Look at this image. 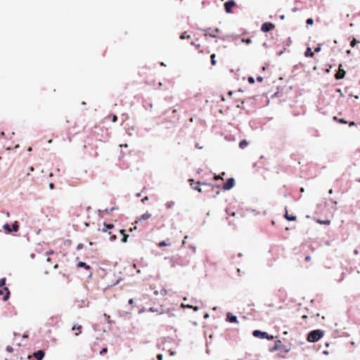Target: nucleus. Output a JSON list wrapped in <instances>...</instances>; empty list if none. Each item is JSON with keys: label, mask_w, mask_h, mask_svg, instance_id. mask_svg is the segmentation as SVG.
<instances>
[{"label": "nucleus", "mask_w": 360, "mask_h": 360, "mask_svg": "<svg viewBox=\"0 0 360 360\" xmlns=\"http://www.w3.org/2000/svg\"><path fill=\"white\" fill-rule=\"evenodd\" d=\"M323 335V332L321 330H314L310 331L307 335V341L315 342L319 340Z\"/></svg>", "instance_id": "nucleus-1"}, {"label": "nucleus", "mask_w": 360, "mask_h": 360, "mask_svg": "<svg viewBox=\"0 0 360 360\" xmlns=\"http://www.w3.org/2000/svg\"><path fill=\"white\" fill-rule=\"evenodd\" d=\"M160 65L162 66H165V63L163 62L160 63Z\"/></svg>", "instance_id": "nucleus-63"}, {"label": "nucleus", "mask_w": 360, "mask_h": 360, "mask_svg": "<svg viewBox=\"0 0 360 360\" xmlns=\"http://www.w3.org/2000/svg\"><path fill=\"white\" fill-rule=\"evenodd\" d=\"M107 351H108V349H107V348H103V349H101V351L100 352V354L102 355V354H103L106 353V352H107Z\"/></svg>", "instance_id": "nucleus-34"}, {"label": "nucleus", "mask_w": 360, "mask_h": 360, "mask_svg": "<svg viewBox=\"0 0 360 360\" xmlns=\"http://www.w3.org/2000/svg\"><path fill=\"white\" fill-rule=\"evenodd\" d=\"M174 202H172V201L167 202L166 203V207H167V208H172V207L174 206Z\"/></svg>", "instance_id": "nucleus-23"}, {"label": "nucleus", "mask_w": 360, "mask_h": 360, "mask_svg": "<svg viewBox=\"0 0 360 360\" xmlns=\"http://www.w3.org/2000/svg\"><path fill=\"white\" fill-rule=\"evenodd\" d=\"M304 56L306 57H311V58H312L314 56V53L311 51V49L310 47H307V50H306V51L304 53Z\"/></svg>", "instance_id": "nucleus-12"}, {"label": "nucleus", "mask_w": 360, "mask_h": 360, "mask_svg": "<svg viewBox=\"0 0 360 360\" xmlns=\"http://www.w3.org/2000/svg\"><path fill=\"white\" fill-rule=\"evenodd\" d=\"M82 248H83V245H82V244H79V245H77V250H80V249H82Z\"/></svg>", "instance_id": "nucleus-42"}, {"label": "nucleus", "mask_w": 360, "mask_h": 360, "mask_svg": "<svg viewBox=\"0 0 360 360\" xmlns=\"http://www.w3.org/2000/svg\"><path fill=\"white\" fill-rule=\"evenodd\" d=\"M45 353L43 350H38L33 353L32 356L36 359V360H42L44 357Z\"/></svg>", "instance_id": "nucleus-8"}, {"label": "nucleus", "mask_w": 360, "mask_h": 360, "mask_svg": "<svg viewBox=\"0 0 360 360\" xmlns=\"http://www.w3.org/2000/svg\"><path fill=\"white\" fill-rule=\"evenodd\" d=\"M169 244L166 243L165 241H162V242H160L159 243V247H163V246H167Z\"/></svg>", "instance_id": "nucleus-31"}, {"label": "nucleus", "mask_w": 360, "mask_h": 360, "mask_svg": "<svg viewBox=\"0 0 360 360\" xmlns=\"http://www.w3.org/2000/svg\"><path fill=\"white\" fill-rule=\"evenodd\" d=\"M238 257H243V254H242V253H240H240H238Z\"/></svg>", "instance_id": "nucleus-53"}, {"label": "nucleus", "mask_w": 360, "mask_h": 360, "mask_svg": "<svg viewBox=\"0 0 360 360\" xmlns=\"http://www.w3.org/2000/svg\"><path fill=\"white\" fill-rule=\"evenodd\" d=\"M354 125H355L354 122H351L349 123V126H350V127H351V126H354Z\"/></svg>", "instance_id": "nucleus-50"}, {"label": "nucleus", "mask_w": 360, "mask_h": 360, "mask_svg": "<svg viewBox=\"0 0 360 360\" xmlns=\"http://www.w3.org/2000/svg\"><path fill=\"white\" fill-rule=\"evenodd\" d=\"M34 167H30L29 168L30 172H33V171H34Z\"/></svg>", "instance_id": "nucleus-48"}, {"label": "nucleus", "mask_w": 360, "mask_h": 360, "mask_svg": "<svg viewBox=\"0 0 360 360\" xmlns=\"http://www.w3.org/2000/svg\"><path fill=\"white\" fill-rule=\"evenodd\" d=\"M248 142L245 139L240 141V142L239 143V147L241 149L245 148V147L248 146Z\"/></svg>", "instance_id": "nucleus-15"}, {"label": "nucleus", "mask_w": 360, "mask_h": 360, "mask_svg": "<svg viewBox=\"0 0 360 360\" xmlns=\"http://www.w3.org/2000/svg\"><path fill=\"white\" fill-rule=\"evenodd\" d=\"M283 51H284L283 50L281 51L278 53V56H281V54H283Z\"/></svg>", "instance_id": "nucleus-52"}, {"label": "nucleus", "mask_w": 360, "mask_h": 360, "mask_svg": "<svg viewBox=\"0 0 360 360\" xmlns=\"http://www.w3.org/2000/svg\"><path fill=\"white\" fill-rule=\"evenodd\" d=\"M129 304L132 305L134 304V300L133 299H130L129 300Z\"/></svg>", "instance_id": "nucleus-46"}, {"label": "nucleus", "mask_w": 360, "mask_h": 360, "mask_svg": "<svg viewBox=\"0 0 360 360\" xmlns=\"http://www.w3.org/2000/svg\"><path fill=\"white\" fill-rule=\"evenodd\" d=\"M58 268V264H55L54 265V269H57Z\"/></svg>", "instance_id": "nucleus-64"}, {"label": "nucleus", "mask_w": 360, "mask_h": 360, "mask_svg": "<svg viewBox=\"0 0 360 360\" xmlns=\"http://www.w3.org/2000/svg\"><path fill=\"white\" fill-rule=\"evenodd\" d=\"M6 283V278L0 279V288H4Z\"/></svg>", "instance_id": "nucleus-25"}, {"label": "nucleus", "mask_w": 360, "mask_h": 360, "mask_svg": "<svg viewBox=\"0 0 360 360\" xmlns=\"http://www.w3.org/2000/svg\"><path fill=\"white\" fill-rule=\"evenodd\" d=\"M188 181L190 182L191 186H192V184H193V182H194V180H193V179H190L188 180Z\"/></svg>", "instance_id": "nucleus-47"}, {"label": "nucleus", "mask_w": 360, "mask_h": 360, "mask_svg": "<svg viewBox=\"0 0 360 360\" xmlns=\"http://www.w3.org/2000/svg\"><path fill=\"white\" fill-rule=\"evenodd\" d=\"M235 185V179L233 178H229L226 182L223 185L224 190H230Z\"/></svg>", "instance_id": "nucleus-5"}, {"label": "nucleus", "mask_w": 360, "mask_h": 360, "mask_svg": "<svg viewBox=\"0 0 360 360\" xmlns=\"http://www.w3.org/2000/svg\"><path fill=\"white\" fill-rule=\"evenodd\" d=\"M116 239V236L115 235H112L110 238V240H115Z\"/></svg>", "instance_id": "nucleus-41"}, {"label": "nucleus", "mask_w": 360, "mask_h": 360, "mask_svg": "<svg viewBox=\"0 0 360 360\" xmlns=\"http://www.w3.org/2000/svg\"><path fill=\"white\" fill-rule=\"evenodd\" d=\"M104 316L105 317V319H106L107 321H108V323H110V316H108V315H107V314H104Z\"/></svg>", "instance_id": "nucleus-36"}, {"label": "nucleus", "mask_w": 360, "mask_h": 360, "mask_svg": "<svg viewBox=\"0 0 360 360\" xmlns=\"http://www.w3.org/2000/svg\"><path fill=\"white\" fill-rule=\"evenodd\" d=\"M215 32H219V28H216V29H215Z\"/></svg>", "instance_id": "nucleus-60"}, {"label": "nucleus", "mask_w": 360, "mask_h": 360, "mask_svg": "<svg viewBox=\"0 0 360 360\" xmlns=\"http://www.w3.org/2000/svg\"><path fill=\"white\" fill-rule=\"evenodd\" d=\"M360 43V41L355 38H354L352 41L350 42V46L352 47H354L357 44Z\"/></svg>", "instance_id": "nucleus-17"}, {"label": "nucleus", "mask_w": 360, "mask_h": 360, "mask_svg": "<svg viewBox=\"0 0 360 360\" xmlns=\"http://www.w3.org/2000/svg\"><path fill=\"white\" fill-rule=\"evenodd\" d=\"M306 22L307 25H313L314 23V20L312 18H308L307 20H306Z\"/></svg>", "instance_id": "nucleus-27"}, {"label": "nucleus", "mask_w": 360, "mask_h": 360, "mask_svg": "<svg viewBox=\"0 0 360 360\" xmlns=\"http://www.w3.org/2000/svg\"><path fill=\"white\" fill-rule=\"evenodd\" d=\"M150 217V214H149V213H145V214H143L141 217L140 220H141V219L146 220V219H149Z\"/></svg>", "instance_id": "nucleus-18"}, {"label": "nucleus", "mask_w": 360, "mask_h": 360, "mask_svg": "<svg viewBox=\"0 0 360 360\" xmlns=\"http://www.w3.org/2000/svg\"><path fill=\"white\" fill-rule=\"evenodd\" d=\"M192 309H193V310L196 311L199 309V307L196 306H193Z\"/></svg>", "instance_id": "nucleus-44"}, {"label": "nucleus", "mask_w": 360, "mask_h": 360, "mask_svg": "<svg viewBox=\"0 0 360 360\" xmlns=\"http://www.w3.org/2000/svg\"><path fill=\"white\" fill-rule=\"evenodd\" d=\"M103 226L105 227L102 229L103 232L107 231L108 229H111L114 228V225L112 224H106L105 223H104Z\"/></svg>", "instance_id": "nucleus-16"}, {"label": "nucleus", "mask_w": 360, "mask_h": 360, "mask_svg": "<svg viewBox=\"0 0 360 360\" xmlns=\"http://www.w3.org/2000/svg\"><path fill=\"white\" fill-rule=\"evenodd\" d=\"M120 232L123 234V238L122 239V242L125 243L127 240L128 235L124 233V230H121Z\"/></svg>", "instance_id": "nucleus-20"}, {"label": "nucleus", "mask_w": 360, "mask_h": 360, "mask_svg": "<svg viewBox=\"0 0 360 360\" xmlns=\"http://www.w3.org/2000/svg\"><path fill=\"white\" fill-rule=\"evenodd\" d=\"M117 116L114 115L112 116V121L113 122H116V121H117Z\"/></svg>", "instance_id": "nucleus-40"}, {"label": "nucleus", "mask_w": 360, "mask_h": 360, "mask_svg": "<svg viewBox=\"0 0 360 360\" xmlns=\"http://www.w3.org/2000/svg\"><path fill=\"white\" fill-rule=\"evenodd\" d=\"M236 3L233 0H229L224 4V8L226 13H231L232 8L235 6Z\"/></svg>", "instance_id": "nucleus-6"}, {"label": "nucleus", "mask_w": 360, "mask_h": 360, "mask_svg": "<svg viewBox=\"0 0 360 360\" xmlns=\"http://www.w3.org/2000/svg\"><path fill=\"white\" fill-rule=\"evenodd\" d=\"M205 36L209 35V36H210V37H212V38H215V37H217V36H216L215 34H210V33H207V32H206V33L205 34Z\"/></svg>", "instance_id": "nucleus-35"}, {"label": "nucleus", "mask_w": 360, "mask_h": 360, "mask_svg": "<svg viewBox=\"0 0 360 360\" xmlns=\"http://www.w3.org/2000/svg\"><path fill=\"white\" fill-rule=\"evenodd\" d=\"M181 307H182L191 308V309H192V307H193V306H192V305H190V304L185 305L184 304H181Z\"/></svg>", "instance_id": "nucleus-37"}, {"label": "nucleus", "mask_w": 360, "mask_h": 360, "mask_svg": "<svg viewBox=\"0 0 360 360\" xmlns=\"http://www.w3.org/2000/svg\"><path fill=\"white\" fill-rule=\"evenodd\" d=\"M277 350H281L287 353L290 351V348H288L285 345H284L281 340H277L275 342L274 347L271 349L270 351L274 352Z\"/></svg>", "instance_id": "nucleus-3"}, {"label": "nucleus", "mask_w": 360, "mask_h": 360, "mask_svg": "<svg viewBox=\"0 0 360 360\" xmlns=\"http://www.w3.org/2000/svg\"><path fill=\"white\" fill-rule=\"evenodd\" d=\"M339 122H340V123H343V124L347 123V122H346L344 119H340Z\"/></svg>", "instance_id": "nucleus-45"}, {"label": "nucleus", "mask_w": 360, "mask_h": 360, "mask_svg": "<svg viewBox=\"0 0 360 360\" xmlns=\"http://www.w3.org/2000/svg\"><path fill=\"white\" fill-rule=\"evenodd\" d=\"M305 260H306V261H310V260H311V257H310V256H309V255L306 256V257H305Z\"/></svg>", "instance_id": "nucleus-43"}, {"label": "nucleus", "mask_w": 360, "mask_h": 360, "mask_svg": "<svg viewBox=\"0 0 360 360\" xmlns=\"http://www.w3.org/2000/svg\"><path fill=\"white\" fill-rule=\"evenodd\" d=\"M167 290H166L165 289H162V290H161V291H160V294H161V295H162V296H164V295H167Z\"/></svg>", "instance_id": "nucleus-33"}, {"label": "nucleus", "mask_w": 360, "mask_h": 360, "mask_svg": "<svg viewBox=\"0 0 360 360\" xmlns=\"http://www.w3.org/2000/svg\"><path fill=\"white\" fill-rule=\"evenodd\" d=\"M321 45L319 44L315 49H314V52L316 53H318V52H320L321 51Z\"/></svg>", "instance_id": "nucleus-29"}, {"label": "nucleus", "mask_w": 360, "mask_h": 360, "mask_svg": "<svg viewBox=\"0 0 360 360\" xmlns=\"http://www.w3.org/2000/svg\"><path fill=\"white\" fill-rule=\"evenodd\" d=\"M248 81L250 84H253L255 82V79L252 77H249Z\"/></svg>", "instance_id": "nucleus-28"}, {"label": "nucleus", "mask_w": 360, "mask_h": 360, "mask_svg": "<svg viewBox=\"0 0 360 360\" xmlns=\"http://www.w3.org/2000/svg\"><path fill=\"white\" fill-rule=\"evenodd\" d=\"M323 354H328V352L327 351H324V352H323Z\"/></svg>", "instance_id": "nucleus-62"}, {"label": "nucleus", "mask_w": 360, "mask_h": 360, "mask_svg": "<svg viewBox=\"0 0 360 360\" xmlns=\"http://www.w3.org/2000/svg\"><path fill=\"white\" fill-rule=\"evenodd\" d=\"M319 222L321 224H330V221L328 220H326V221H319Z\"/></svg>", "instance_id": "nucleus-32"}, {"label": "nucleus", "mask_w": 360, "mask_h": 360, "mask_svg": "<svg viewBox=\"0 0 360 360\" xmlns=\"http://www.w3.org/2000/svg\"><path fill=\"white\" fill-rule=\"evenodd\" d=\"M195 147H196V148H199V149H202V147H201V146H198V143H196V144H195Z\"/></svg>", "instance_id": "nucleus-49"}, {"label": "nucleus", "mask_w": 360, "mask_h": 360, "mask_svg": "<svg viewBox=\"0 0 360 360\" xmlns=\"http://www.w3.org/2000/svg\"><path fill=\"white\" fill-rule=\"evenodd\" d=\"M188 38H190V35H186V32L182 33L180 36L181 39H188Z\"/></svg>", "instance_id": "nucleus-24"}, {"label": "nucleus", "mask_w": 360, "mask_h": 360, "mask_svg": "<svg viewBox=\"0 0 360 360\" xmlns=\"http://www.w3.org/2000/svg\"><path fill=\"white\" fill-rule=\"evenodd\" d=\"M328 193H329L330 194H332V193H333V189H330V190H329V191H328Z\"/></svg>", "instance_id": "nucleus-58"}, {"label": "nucleus", "mask_w": 360, "mask_h": 360, "mask_svg": "<svg viewBox=\"0 0 360 360\" xmlns=\"http://www.w3.org/2000/svg\"><path fill=\"white\" fill-rule=\"evenodd\" d=\"M347 54H350V53H351V51H350V50H347Z\"/></svg>", "instance_id": "nucleus-61"}, {"label": "nucleus", "mask_w": 360, "mask_h": 360, "mask_svg": "<svg viewBox=\"0 0 360 360\" xmlns=\"http://www.w3.org/2000/svg\"><path fill=\"white\" fill-rule=\"evenodd\" d=\"M19 229V226L17 222H15L12 226V231H18Z\"/></svg>", "instance_id": "nucleus-19"}, {"label": "nucleus", "mask_w": 360, "mask_h": 360, "mask_svg": "<svg viewBox=\"0 0 360 360\" xmlns=\"http://www.w3.org/2000/svg\"><path fill=\"white\" fill-rule=\"evenodd\" d=\"M193 188L194 190H196V191H199V192L202 191L201 188L199 186L193 187Z\"/></svg>", "instance_id": "nucleus-39"}, {"label": "nucleus", "mask_w": 360, "mask_h": 360, "mask_svg": "<svg viewBox=\"0 0 360 360\" xmlns=\"http://www.w3.org/2000/svg\"><path fill=\"white\" fill-rule=\"evenodd\" d=\"M252 335L255 338H261V339H267V340H273L274 336L269 335L266 332H263L259 330H255L252 332Z\"/></svg>", "instance_id": "nucleus-2"}, {"label": "nucleus", "mask_w": 360, "mask_h": 360, "mask_svg": "<svg viewBox=\"0 0 360 360\" xmlns=\"http://www.w3.org/2000/svg\"><path fill=\"white\" fill-rule=\"evenodd\" d=\"M159 360H162V355L159 354Z\"/></svg>", "instance_id": "nucleus-51"}, {"label": "nucleus", "mask_w": 360, "mask_h": 360, "mask_svg": "<svg viewBox=\"0 0 360 360\" xmlns=\"http://www.w3.org/2000/svg\"><path fill=\"white\" fill-rule=\"evenodd\" d=\"M285 218L288 221H295L296 219V216L289 215L288 214L287 209L285 208Z\"/></svg>", "instance_id": "nucleus-13"}, {"label": "nucleus", "mask_w": 360, "mask_h": 360, "mask_svg": "<svg viewBox=\"0 0 360 360\" xmlns=\"http://www.w3.org/2000/svg\"><path fill=\"white\" fill-rule=\"evenodd\" d=\"M6 350L8 352V353H12L13 352V348L11 347V346H7L6 348Z\"/></svg>", "instance_id": "nucleus-26"}, {"label": "nucleus", "mask_w": 360, "mask_h": 360, "mask_svg": "<svg viewBox=\"0 0 360 360\" xmlns=\"http://www.w3.org/2000/svg\"><path fill=\"white\" fill-rule=\"evenodd\" d=\"M208 317H209V314H205L204 318H205V319H207V318H208Z\"/></svg>", "instance_id": "nucleus-54"}, {"label": "nucleus", "mask_w": 360, "mask_h": 360, "mask_svg": "<svg viewBox=\"0 0 360 360\" xmlns=\"http://www.w3.org/2000/svg\"><path fill=\"white\" fill-rule=\"evenodd\" d=\"M257 82H262L263 81V77H261V76H258V77H257Z\"/></svg>", "instance_id": "nucleus-38"}, {"label": "nucleus", "mask_w": 360, "mask_h": 360, "mask_svg": "<svg viewBox=\"0 0 360 360\" xmlns=\"http://www.w3.org/2000/svg\"><path fill=\"white\" fill-rule=\"evenodd\" d=\"M242 41L246 44H250L252 42V40L250 38L243 39Z\"/></svg>", "instance_id": "nucleus-30"}, {"label": "nucleus", "mask_w": 360, "mask_h": 360, "mask_svg": "<svg viewBox=\"0 0 360 360\" xmlns=\"http://www.w3.org/2000/svg\"><path fill=\"white\" fill-rule=\"evenodd\" d=\"M221 179L220 176H217L215 177V179H217V180H218V179Z\"/></svg>", "instance_id": "nucleus-56"}, {"label": "nucleus", "mask_w": 360, "mask_h": 360, "mask_svg": "<svg viewBox=\"0 0 360 360\" xmlns=\"http://www.w3.org/2000/svg\"><path fill=\"white\" fill-rule=\"evenodd\" d=\"M4 292L6 293L3 297V300L6 301L8 299L10 295V291L8 290L7 287H4L2 290H0V295H4Z\"/></svg>", "instance_id": "nucleus-10"}, {"label": "nucleus", "mask_w": 360, "mask_h": 360, "mask_svg": "<svg viewBox=\"0 0 360 360\" xmlns=\"http://www.w3.org/2000/svg\"><path fill=\"white\" fill-rule=\"evenodd\" d=\"M304 191V188H300V192L303 193Z\"/></svg>", "instance_id": "nucleus-57"}, {"label": "nucleus", "mask_w": 360, "mask_h": 360, "mask_svg": "<svg viewBox=\"0 0 360 360\" xmlns=\"http://www.w3.org/2000/svg\"><path fill=\"white\" fill-rule=\"evenodd\" d=\"M82 326L81 325H79V326H74L72 328V330H77V332L75 333V335H78L79 334H80L82 333Z\"/></svg>", "instance_id": "nucleus-14"}, {"label": "nucleus", "mask_w": 360, "mask_h": 360, "mask_svg": "<svg viewBox=\"0 0 360 360\" xmlns=\"http://www.w3.org/2000/svg\"><path fill=\"white\" fill-rule=\"evenodd\" d=\"M77 267L79 268H84L86 270H89L91 269V266L89 265H88L87 264H86L85 262H79L78 264H77Z\"/></svg>", "instance_id": "nucleus-11"}, {"label": "nucleus", "mask_w": 360, "mask_h": 360, "mask_svg": "<svg viewBox=\"0 0 360 360\" xmlns=\"http://www.w3.org/2000/svg\"><path fill=\"white\" fill-rule=\"evenodd\" d=\"M211 64L212 65H214L216 64V60H215V54H212L211 56Z\"/></svg>", "instance_id": "nucleus-22"}, {"label": "nucleus", "mask_w": 360, "mask_h": 360, "mask_svg": "<svg viewBox=\"0 0 360 360\" xmlns=\"http://www.w3.org/2000/svg\"><path fill=\"white\" fill-rule=\"evenodd\" d=\"M4 229L7 231L8 233L12 232L11 228L8 224H6L4 225Z\"/></svg>", "instance_id": "nucleus-21"}, {"label": "nucleus", "mask_w": 360, "mask_h": 360, "mask_svg": "<svg viewBox=\"0 0 360 360\" xmlns=\"http://www.w3.org/2000/svg\"><path fill=\"white\" fill-rule=\"evenodd\" d=\"M275 25L271 22H264L262 25L261 30L264 32H268L273 30Z\"/></svg>", "instance_id": "nucleus-4"}, {"label": "nucleus", "mask_w": 360, "mask_h": 360, "mask_svg": "<svg viewBox=\"0 0 360 360\" xmlns=\"http://www.w3.org/2000/svg\"><path fill=\"white\" fill-rule=\"evenodd\" d=\"M49 186H50L51 188H53V184H52V183L50 184Z\"/></svg>", "instance_id": "nucleus-55"}, {"label": "nucleus", "mask_w": 360, "mask_h": 360, "mask_svg": "<svg viewBox=\"0 0 360 360\" xmlns=\"http://www.w3.org/2000/svg\"><path fill=\"white\" fill-rule=\"evenodd\" d=\"M345 74H346V72L343 69H342V65H340L339 70H338V73H336V75H335V78L337 79H343L345 76Z\"/></svg>", "instance_id": "nucleus-9"}, {"label": "nucleus", "mask_w": 360, "mask_h": 360, "mask_svg": "<svg viewBox=\"0 0 360 360\" xmlns=\"http://www.w3.org/2000/svg\"><path fill=\"white\" fill-rule=\"evenodd\" d=\"M226 321L228 322H230V323H237L238 322L237 316L233 315L231 312H228L226 314Z\"/></svg>", "instance_id": "nucleus-7"}, {"label": "nucleus", "mask_w": 360, "mask_h": 360, "mask_svg": "<svg viewBox=\"0 0 360 360\" xmlns=\"http://www.w3.org/2000/svg\"><path fill=\"white\" fill-rule=\"evenodd\" d=\"M354 252L355 255H358V253H359L358 250H355Z\"/></svg>", "instance_id": "nucleus-59"}]
</instances>
